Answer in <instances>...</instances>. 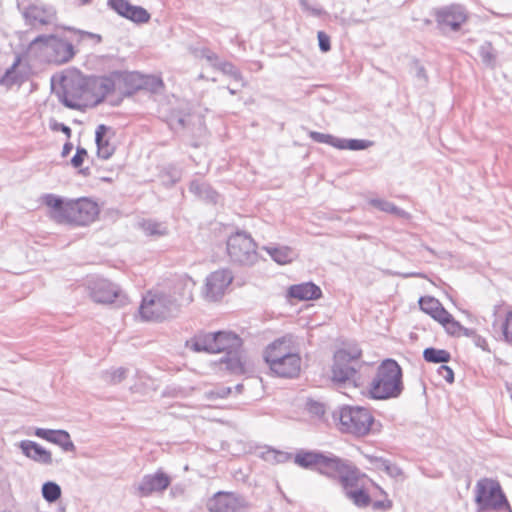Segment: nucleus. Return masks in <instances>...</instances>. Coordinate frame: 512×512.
Segmentation results:
<instances>
[{
    "mask_svg": "<svg viewBox=\"0 0 512 512\" xmlns=\"http://www.w3.org/2000/svg\"><path fill=\"white\" fill-rule=\"evenodd\" d=\"M43 202L50 209V217L58 223L85 226L93 222L99 214L97 203L88 198L64 201L54 194H46Z\"/></svg>",
    "mask_w": 512,
    "mask_h": 512,
    "instance_id": "1",
    "label": "nucleus"
},
{
    "mask_svg": "<svg viewBox=\"0 0 512 512\" xmlns=\"http://www.w3.org/2000/svg\"><path fill=\"white\" fill-rule=\"evenodd\" d=\"M264 360L279 377L294 378L301 370V357L291 334L275 339L264 350Z\"/></svg>",
    "mask_w": 512,
    "mask_h": 512,
    "instance_id": "2",
    "label": "nucleus"
},
{
    "mask_svg": "<svg viewBox=\"0 0 512 512\" xmlns=\"http://www.w3.org/2000/svg\"><path fill=\"white\" fill-rule=\"evenodd\" d=\"M404 389L402 369L393 359L384 360L377 368L369 385V394L373 399L385 400L397 398Z\"/></svg>",
    "mask_w": 512,
    "mask_h": 512,
    "instance_id": "3",
    "label": "nucleus"
},
{
    "mask_svg": "<svg viewBox=\"0 0 512 512\" xmlns=\"http://www.w3.org/2000/svg\"><path fill=\"white\" fill-rule=\"evenodd\" d=\"M475 512H512V508L498 480L480 478L474 487Z\"/></svg>",
    "mask_w": 512,
    "mask_h": 512,
    "instance_id": "4",
    "label": "nucleus"
},
{
    "mask_svg": "<svg viewBox=\"0 0 512 512\" xmlns=\"http://www.w3.org/2000/svg\"><path fill=\"white\" fill-rule=\"evenodd\" d=\"M333 419L342 432L355 436L367 435L374 423L370 410L361 406H343L333 412Z\"/></svg>",
    "mask_w": 512,
    "mask_h": 512,
    "instance_id": "5",
    "label": "nucleus"
},
{
    "mask_svg": "<svg viewBox=\"0 0 512 512\" xmlns=\"http://www.w3.org/2000/svg\"><path fill=\"white\" fill-rule=\"evenodd\" d=\"M361 356L362 350L357 345L338 350L334 355L332 380L339 384L356 386Z\"/></svg>",
    "mask_w": 512,
    "mask_h": 512,
    "instance_id": "6",
    "label": "nucleus"
},
{
    "mask_svg": "<svg viewBox=\"0 0 512 512\" xmlns=\"http://www.w3.org/2000/svg\"><path fill=\"white\" fill-rule=\"evenodd\" d=\"M29 50L32 52L39 51L47 58L48 62L54 64H64L75 55L71 42L54 35L37 36L30 42Z\"/></svg>",
    "mask_w": 512,
    "mask_h": 512,
    "instance_id": "7",
    "label": "nucleus"
},
{
    "mask_svg": "<svg viewBox=\"0 0 512 512\" xmlns=\"http://www.w3.org/2000/svg\"><path fill=\"white\" fill-rule=\"evenodd\" d=\"M88 77L79 72L65 74L61 78V102L69 108H79L88 104Z\"/></svg>",
    "mask_w": 512,
    "mask_h": 512,
    "instance_id": "8",
    "label": "nucleus"
},
{
    "mask_svg": "<svg viewBox=\"0 0 512 512\" xmlns=\"http://www.w3.org/2000/svg\"><path fill=\"white\" fill-rule=\"evenodd\" d=\"M227 252L234 263L251 266L258 260L257 245L245 232L231 235L227 241Z\"/></svg>",
    "mask_w": 512,
    "mask_h": 512,
    "instance_id": "9",
    "label": "nucleus"
},
{
    "mask_svg": "<svg viewBox=\"0 0 512 512\" xmlns=\"http://www.w3.org/2000/svg\"><path fill=\"white\" fill-rule=\"evenodd\" d=\"M176 308V299L164 293H151L143 297L139 308L143 319L158 321L169 317Z\"/></svg>",
    "mask_w": 512,
    "mask_h": 512,
    "instance_id": "10",
    "label": "nucleus"
},
{
    "mask_svg": "<svg viewBox=\"0 0 512 512\" xmlns=\"http://www.w3.org/2000/svg\"><path fill=\"white\" fill-rule=\"evenodd\" d=\"M357 470L349 461L343 460L331 453H323L317 471L328 477L338 478L341 485L345 484L347 486L353 480L352 475Z\"/></svg>",
    "mask_w": 512,
    "mask_h": 512,
    "instance_id": "11",
    "label": "nucleus"
},
{
    "mask_svg": "<svg viewBox=\"0 0 512 512\" xmlns=\"http://www.w3.org/2000/svg\"><path fill=\"white\" fill-rule=\"evenodd\" d=\"M210 512H246L248 503L237 493L219 491L207 502Z\"/></svg>",
    "mask_w": 512,
    "mask_h": 512,
    "instance_id": "12",
    "label": "nucleus"
},
{
    "mask_svg": "<svg viewBox=\"0 0 512 512\" xmlns=\"http://www.w3.org/2000/svg\"><path fill=\"white\" fill-rule=\"evenodd\" d=\"M438 28L443 33L457 31L467 20V13L461 5H450L440 8L435 13Z\"/></svg>",
    "mask_w": 512,
    "mask_h": 512,
    "instance_id": "13",
    "label": "nucleus"
},
{
    "mask_svg": "<svg viewBox=\"0 0 512 512\" xmlns=\"http://www.w3.org/2000/svg\"><path fill=\"white\" fill-rule=\"evenodd\" d=\"M233 274L229 269H219L210 273L205 282L204 297L209 301L221 299L233 281Z\"/></svg>",
    "mask_w": 512,
    "mask_h": 512,
    "instance_id": "14",
    "label": "nucleus"
},
{
    "mask_svg": "<svg viewBox=\"0 0 512 512\" xmlns=\"http://www.w3.org/2000/svg\"><path fill=\"white\" fill-rule=\"evenodd\" d=\"M18 8L22 11L25 21L32 27H39L53 24L56 20L55 11L52 7H46L42 4H30L25 6L18 0Z\"/></svg>",
    "mask_w": 512,
    "mask_h": 512,
    "instance_id": "15",
    "label": "nucleus"
},
{
    "mask_svg": "<svg viewBox=\"0 0 512 512\" xmlns=\"http://www.w3.org/2000/svg\"><path fill=\"white\" fill-rule=\"evenodd\" d=\"M170 484L171 478L159 469L153 474L144 475L136 485V492L139 497H148L163 492Z\"/></svg>",
    "mask_w": 512,
    "mask_h": 512,
    "instance_id": "16",
    "label": "nucleus"
},
{
    "mask_svg": "<svg viewBox=\"0 0 512 512\" xmlns=\"http://www.w3.org/2000/svg\"><path fill=\"white\" fill-rule=\"evenodd\" d=\"M352 478L353 480L347 486L342 484L345 496L359 508H365L369 506L371 503V497L364 489V481L366 480V476L361 475L359 470H357L352 475Z\"/></svg>",
    "mask_w": 512,
    "mask_h": 512,
    "instance_id": "17",
    "label": "nucleus"
},
{
    "mask_svg": "<svg viewBox=\"0 0 512 512\" xmlns=\"http://www.w3.org/2000/svg\"><path fill=\"white\" fill-rule=\"evenodd\" d=\"M115 89L112 77H88V104H99Z\"/></svg>",
    "mask_w": 512,
    "mask_h": 512,
    "instance_id": "18",
    "label": "nucleus"
},
{
    "mask_svg": "<svg viewBox=\"0 0 512 512\" xmlns=\"http://www.w3.org/2000/svg\"><path fill=\"white\" fill-rule=\"evenodd\" d=\"M90 295L95 302L108 304L121 298V290L107 279H97L90 286Z\"/></svg>",
    "mask_w": 512,
    "mask_h": 512,
    "instance_id": "19",
    "label": "nucleus"
},
{
    "mask_svg": "<svg viewBox=\"0 0 512 512\" xmlns=\"http://www.w3.org/2000/svg\"><path fill=\"white\" fill-rule=\"evenodd\" d=\"M34 435L60 446L65 452H74L76 449L74 443L71 440L70 434L65 430L36 428Z\"/></svg>",
    "mask_w": 512,
    "mask_h": 512,
    "instance_id": "20",
    "label": "nucleus"
},
{
    "mask_svg": "<svg viewBox=\"0 0 512 512\" xmlns=\"http://www.w3.org/2000/svg\"><path fill=\"white\" fill-rule=\"evenodd\" d=\"M19 448L22 453L34 462L51 465L53 463L52 454L50 451L43 448L37 442L31 440H22L19 443Z\"/></svg>",
    "mask_w": 512,
    "mask_h": 512,
    "instance_id": "21",
    "label": "nucleus"
},
{
    "mask_svg": "<svg viewBox=\"0 0 512 512\" xmlns=\"http://www.w3.org/2000/svg\"><path fill=\"white\" fill-rule=\"evenodd\" d=\"M288 295L298 300H316L322 296V291L316 284L305 282L290 286Z\"/></svg>",
    "mask_w": 512,
    "mask_h": 512,
    "instance_id": "22",
    "label": "nucleus"
},
{
    "mask_svg": "<svg viewBox=\"0 0 512 512\" xmlns=\"http://www.w3.org/2000/svg\"><path fill=\"white\" fill-rule=\"evenodd\" d=\"M186 346L195 352L219 353V348L215 344L214 333L196 335L186 342Z\"/></svg>",
    "mask_w": 512,
    "mask_h": 512,
    "instance_id": "23",
    "label": "nucleus"
},
{
    "mask_svg": "<svg viewBox=\"0 0 512 512\" xmlns=\"http://www.w3.org/2000/svg\"><path fill=\"white\" fill-rule=\"evenodd\" d=\"M214 337L219 353L226 352L227 355H230L231 352L237 351L242 345L240 337L233 332L218 331L214 333Z\"/></svg>",
    "mask_w": 512,
    "mask_h": 512,
    "instance_id": "24",
    "label": "nucleus"
},
{
    "mask_svg": "<svg viewBox=\"0 0 512 512\" xmlns=\"http://www.w3.org/2000/svg\"><path fill=\"white\" fill-rule=\"evenodd\" d=\"M195 286V283L191 278L183 277L180 278L175 284V292L172 296L173 299H176V305L182 303H190L193 300L192 290Z\"/></svg>",
    "mask_w": 512,
    "mask_h": 512,
    "instance_id": "25",
    "label": "nucleus"
},
{
    "mask_svg": "<svg viewBox=\"0 0 512 512\" xmlns=\"http://www.w3.org/2000/svg\"><path fill=\"white\" fill-rule=\"evenodd\" d=\"M107 131L108 128L105 125L101 124L97 127L95 133L97 155L102 159L110 158L115 151V147L107 139H105Z\"/></svg>",
    "mask_w": 512,
    "mask_h": 512,
    "instance_id": "26",
    "label": "nucleus"
},
{
    "mask_svg": "<svg viewBox=\"0 0 512 512\" xmlns=\"http://www.w3.org/2000/svg\"><path fill=\"white\" fill-rule=\"evenodd\" d=\"M323 453L317 451L300 450L294 456V463L305 469L318 470Z\"/></svg>",
    "mask_w": 512,
    "mask_h": 512,
    "instance_id": "27",
    "label": "nucleus"
},
{
    "mask_svg": "<svg viewBox=\"0 0 512 512\" xmlns=\"http://www.w3.org/2000/svg\"><path fill=\"white\" fill-rule=\"evenodd\" d=\"M263 249L281 265L290 263L296 256L293 249L288 246H265Z\"/></svg>",
    "mask_w": 512,
    "mask_h": 512,
    "instance_id": "28",
    "label": "nucleus"
},
{
    "mask_svg": "<svg viewBox=\"0 0 512 512\" xmlns=\"http://www.w3.org/2000/svg\"><path fill=\"white\" fill-rule=\"evenodd\" d=\"M190 192L195 194L196 196L216 203L218 199V194L216 191H214L211 186L205 182H201L199 180H194L190 183L189 187Z\"/></svg>",
    "mask_w": 512,
    "mask_h": 512,
    "instance_id": "29",
    "label": "nucleus"
},
{
    "mask_svg": "<svg viewBox=\"0 0 512 512\" xmlns=\"http://www.w3.org/2000/svg\"><path fill=\"white\" fill-rule=\"evenodd\" d=\"M369 203L380 211L390 213L401 218L409 217V214L405 210L397 207L392 202H389L387 200L375 198L371 199Z\"/></svg>",
    "mask_w": 512,
    "mask_h": 512,
    "instance_id": "30",
    "label": "nucleus"
},
{
    "mask_svg": "<svg viewBox=\"0 0 512 512\" xmlns=\"http://www.w3.org/2000/svg\"><path fill=\"white\" fill-rule=\"evenodd\" d=\"M423 358L429 363H447L451 355L447 350L428 347L423 351Z\"/></svg>",
    "mask_w": 512,
    "mask_h": 512,
    "instance_id": "31",
    "label": "nucleus"
},
{
    "mask_svg": "<svg viewBox=\"0 0 512 512\" xmlns=\"http://www.w3.org/2000/svg\"><path fill=\"white\" fill-rule=\"evenodd\" d=\"M222 363L225 364L226 369L233 374H243L245 372V363L237 354V351L231 352L230 355H227L222 360Z\"/></svg>",
    "mask_w": 512,
    "mask_h": 512,
    "instance_id": "32",
    "label": "nucleus"
},
{
    "mask_svg": "<svg viewBox=\"0 0 512 512\" xmlns=\"http://www.w3.org/2000/svg\"><path fill=\"white\" fill-rule=\"evenodd\" d=\"M128 10L125 18L134 23L143 24L150 20L151 16L149 12L141 6L132 5L130 3Z\"/></svg>",
    "mask_w": 512,
    "mask_h": 512,
    "instance_id": "33",
    "label": "nucleus"
},
{
    "mask_svg": "<svg viewBox=\"0 0 512 512\" xmlns=\"http://www.w3.org/2000/svg\"><path fill=\"white\" fill-rule=\"evenodd\" d=\"M372 145V142L369 140L362 139H343L338 138L336 148L338 149H348L352 151L364 150Z\"/></svg>",
    "mask_w": 512,
    "mask_h": 512,
    "instance_id": "34",
    "label": "nucleus"
},
{
    "mask_svg": "<svg viewBox=\"0 0 512 512\" xmlns=\"http://www.w3.org/2000/svg\"><path fill=\"white\" fill-rule=\"evenodd\" d=\"M128 370L123 367L112 368L101 373L102 380L107 384H118L122 382L127 376Z\"/></svg>",
    "mask_w": 512,
    "mask_h": 512,
    "instance_id": "35",
    "label": "nucleus"
},
{
    "mask_svg": "<svg viewBox=\"0 0 512 512\" xmlns=\"http://www.w3.org/2000/svg\"><path fill=\"white\" fill-rule=\"evenodd\" d=\"M42 496L47 502L53 503L60 498L61 487L56 482H45L42 486Z\"/></svg>",
    "mask_w": 512,
    "mask_h": 512,
    "instance_id": "36",
    "label": "nucleus"
},
{
    "mask_svg": "<svg viewBox=\"0 0 512 512\" xmlns=\"http://www.w3.org/2000/svg\"><path fill=\"white\" fill-rule=\"evenodd\" d=\"M497 326L499 327V330L501 331L504 340L512 345V311H509L505 319L501 321L499 324L495 320L493 322V328L496 329Z\"/></svg>",
    "mask_w": 512,
    "mask_h": 512,
    "instance_id": "37",
    "label": "nucleus"
},
{
    "mask_svg": "<svg viewBox=\"0 0 512 512\" xmlns=\"http://www.w3.org/2000/svg\"><path fill=\"white\" fill-rule=\"evenodd\" d=\"M141 227L144 233L149 236H163L168 232L167 227L163 223L152 220L143 221Z\"/></svg>",
    "mask_w": 512,
    "mask_h": 512,
    "instance_id": "38",
    "label": "nucleus"
},
{
    "mask_svg": "<svg viewBox=\"0 0 512 512\" xmlns=\"http://www.w3.org/2000/svg\"><path fill=\"white\" fill-rule=\"evenodd\" d=\"M19 63V59H17L13 65L6 70L5 74L0 78V84L6 87H11L15 84H20L22 82L21 76L16 71V67Z\"/></svg>",
    "mask_w": 512,
    "mask_h": 512,
    "instance_id": "39",
    "label": "nucleus"
},
{
    "mask_svg": "<svg viewBox=\"0 0 512 512\" xmlns=\"http://www.w3.org/2000/svg\"><path fill=\"white\" fill-rule=\"evenodd\" d=\"M215 66L224 74L230 76L235 82L244 86L243 78L240 71L231 62L221 61L215 64Z\"/></svg>",
    "mask_w": 512,
    "mask_h": 512,
    "instance_id": "40",
    "label": "nucleus"
},
{
    "mask_svg": "<svg viewBox=\"0 0 512 512\" xmlns=\"http://www.w3.org/2000/svg\"><path fill=\"white\" fill-rule=\"evenodd\" d=\"M479 56L482 62L489 66L494 67L496 63V53L489 42H485L479 48Z\"/></svg>",
    "mask_w": 512,
    "mask_h": 512,
    "instance_id": "41",
    "label": "nucleus"
},
{
    "mask_svg": "<svg viewBox=\"0 0 512 512\" xmlns=\"http://www.w3.org/2000/svg\"><path fill=\"white\" fill-rule=\"evenodd\" d=\"M419 305L423 312L433 317L441 303L434 297L425 296L419 299Z\"/></svg>",
    "mask_w": 512,
    "mask_h": 512,
    "instance_id": "42",
    "label": "nucleus"
},
{
    "mask_svg": "<svg viewBox=\"0 0 512 512\" xmlns=\"http://www.w3.org/2000/svg\"><path fill=\"white\" fill-rule=\"evenodd\" d=\"M307 410L312 416L316 417L317 419L326 421V407L323 403L314 400H309L307 402Z\"/></svg>",
    "mask_w": 512,
    "mask_h": 512,
    "instance_id": "43",
    "label": "nucleus"
},
{
    "mask_svg": "<svg viewBox=\"0 0 512 512\" xmlns=\"http://www.w3.org/2000/svg\"><path fill=\"white\" fill-rule=\"evenodd\" d=\"M292 455L288 452L278 451L275 449H269L265 453L266 460H273L277 463H284L290 460Z\"/></svg>",
    "mask_w": 512,
    "mask_h": 512,
    "instance_id": "44",
    "label": "nucleus"
},
{
    "mask_svg": "<svg viewBox=\"0 0 512 512\" xmlns=\"http://www.w3.org/2000/svg\"><path fill=\"white\" fill-rule=\"evenodd\" d=\"M310 137L315 142L329 144V145H331V146H333L335 148H336V144H337V141H338L337 137H334V136H332L330 134H324V133L315 132V131L310 133Z\"/></svg>",
    "mask_w": 512,
    "mask_h": 512,
    "instance_id": "45",
    "label": "nucleus"
},
{
    "mask_svg": "<svg viewBox=\"0 0 512 512\" xmlns=\"http://www.w3.org/2000/svg\"><path fill=\"white\" fill-rule=\"evenodd\" d=\"M108 5L120 16L125 18V15L129 11L130 3L127 0H108Z\"/></svg>",
    "mask_w": 512,
    "mask_h": 512,
    "instance_id": "46",
    "label": "nucleus"
},
{
    "mask_svg": "<svg viewBox=\"0 0 512 512\" xmlns=\"http://www.w3.org/2000/svg\"><path fill=\"white\" fill-rule=\"evenodd\" d=\"M382 465L384 470L390 477L397 479L403 476V471L396 464H393L387 460H383Z\"/></svg>",
    "mask_w": 512,
    "mask_h": 512,
    "instance_id": "47",
    "label": "nucleus"
},
{
    "mask_svg": "<svg viewBox=\"0 0 512 512\" xmlns=\"http://www.w3.org/2000/svg\"><path fill=\"white\" fill-rule=\"evenodd\" d=\"M452 317L453 316L441 304L432 318L437 320L442 325H445Z\"/></svg>",
    "mask_w": 512,
    "mask_h": 512,
    "instance_id": "48",
    "label": "nucleus"
},
{
    "mask_svg": "<svg viewBox=\"0 0 512 512\" xmlns=\"http://www.w3.org/2000/svg\"><path fill=\"white\" fill-rule=\"evenodd\" d=\"M317 37L320 50L322 52H328L331 49L329 36L325 32L319 31Z\"/></svg>",
    "mask_w": 512,
    "mask_h": 512,
    "instance_id": "49",
    "label": "nucleus"
},
{
    "mask_svg": "<svg viewBox=\"0 0 512 512\" xmlns=\"http://www.w3.org/2000/svg\"><path fill=\"white\" fill-rule=\"evenodd\" d=\"M69 31H71L73 33V40H76L78 42L83 41L85 39H90V38H97L98 40H100V37L98 35H95L90 32L74 30L71 28H69Z\"/></svg>",
    "mask_w": 512,
    "mask_h": 512,
    "instance_id": "50",
    "label": "nucleus"
},
{
    "mask_svg": "<svg viewBox=\"0 0 512 512\" xmlns=\"http://www.w3.org/2000/svg\"><path fill=\"white\" fill-rule=\"evenodd\" d=\"M437 372L448 383H453V381H454V372H453V370L449 366L441 365L438 368Z\"/></svg>",
    "mask_w": 512,
    "mask_h": 512,
    "instance_id": "51",
    "label": "nucleus"
},
{
    "mask_svg": "<svg viewBox=\"0 0 512 512\" xmlns=\"http://www.w3.org/2000/svg\"><path fill=\"white\" fill-rule=\"evenodd\" d=\"M300 5L302 9L308 13H310L313 16H320L323 13V10L316 6H311L308 2V0H300Z\"/></svg>",
    "mask_w": 512,
    "mask_h": 512,
    "instance_id": "52",
    "label": "nucleus"
},
{
    "mask_svg": "<svg viewBox=\"0 0 512 512\" xmlns=\"http://www.w3.org/2000/svg\"><path fill=\"white\" fill-rule=\"evenodd\" d=\"M414 69H415V75L418 78V80L421 81L422 83H426L428 77H427L425 68L418 61H416L414 63Z\"/></svg>",
    "mask_w": 512,
    "mask_h": 512,
    "instance_id": "53",
    "label": "nucleus"
},
{
    "mask_svg": "<svg viewBox=\"0 0 512 512\" xmlns=\"http://www.w3.org/2000/svg\"><path fill=\"white\" fill-rule=\"evenodd\" d=\"M231 387H221L212 390L209 395L213 398H225L231 393Z\"/></svg>",
    "mask_w": 512,
    "mask_h": 512,
    "instance_id": "54",
    "label": "nucleus"
},
{
    "mask_svg": "<svg viewBox=\"0 0 512 512\" xmlns=\"http://www.w3.org/2000/svg\"><path fill=\"white\" fill-rule=\"evenodd\" d=\"M443 326L450 334H455L461 328L459 322L455 321L453 317Z\"/></svg>",
    "mask_w": 512,
    "mask_h": 512,
    "instance_id": "55",
    "label": "nucleus"
},
{
    "mask_svg": "<svg viewBox=\"0 0 512 512\" xmlns=\"http://www.w3.org/2000/svg\"><path fill=\"white\" fill-rule=\"evenodd\" d=\"M372 505L375 510H379V509L387 510L392 507V503L390 500L375 501V502H373Z\"/></svg>",
    "mask_w": 512,
    "mask_h": 512,
    "instance_id": "56",
    "label": "nucleus"
},
{
    "mask_svg": "<svg viewBox=\"0 0 512 512\" xmlns=\"http://www.w3.org/2000/svg\"><path fill=\"white\" fill-rule=\"evenodd\" d=\"M169 174H170L172 184H174L180 180L181 173L177 169L171 168V172H169Z\"/></svg>",
    "mask_w": 512,
    "mask_h": 512,
    "instance_id": "57",
    "label": "nucleus"
},
{
    "mask_svg": "<svg viewBox=\"0 0 512 512\" xmlns=\"http://www.w3.org/2000/svg\"><path fill=\"white\" fill-rule=\"evenodd\" d=\"M84 162V158L80 157L79 155L75 154L71 159V164L74 168H79Z\"/></svg>",
    "mask_w": 512,
    "mask_h": 512,
    "instance_id": "58",
    "label": "nucleus"
},
{
    "mask_svg": "<svg viewBox=\"0 0 512 512\" xmlns=\"http://www.w3.org/2000/svg\"><path fill=\"white\" fill-rule=\"evenodd\" d=\"M72 149H73V145L70 142L65 143L62 148V153H61L62 156L66 157L71 152Z\"/></svg>",
    "mask_w": 512,
    "mask_h": 512,
    "instance_id": "59",
    "label": "nucleus"
},
{
    "mask_svg": "<svg viewBox=\"0 0 512 512\" xmlns=\"http://www.w3.org/2000/svg\"><path fill=\"white\" fill-rule=\"evenodd\" d=\"M402 277L404 278H409V277H424V275L422 273H419V272H410V273H404V274H401Z\"/></svg>",
    "mask_w": 512,
    "mask_h": 512,
    "instance_id": "60",
    "label": "nucleus"
},
{
    "mask_svg": "<svg viewBox=\"0 0 512 512\" xmlns=\"http://www.w3.org/2000/svg\"><path fill=\"white\" fill-rule=\"evenodd\" d=\"M76 154L79 155L80 157L84 158L87 157V151L86 149L82 148V147H78L77 150H76Z\"/></svg>",
    "mask_w": 512,
    "mask_h": 512,
    "instance_id": "61",
    "label": "nucleus"
},
{
    "mask_svg": "<svg viewBox=\"0 0 512 512\" xmlns=\"http://www.w3.org/2000/svg\"><path fill=\"white\" fill-rule=\"evenodd\" d=\"M60 129L62 132H64L68 137L70 136L71 134V129L66 126L65 124H60Z\"/></svg>",
    "mask_w": 512,
    "mask_h": 512,
    "instance_id": "62",
    "label": "nucleus"
},
{
    "mask_svg": "<svg viewBox=\"0 0 512 512\" xmlns=\"http://www.w3.org/2000/svg\"><path fill=\"white\" fill-rule=\"evenodd\" d=\"M371 486L375 487L381 495L386 496V492L380 486H378L376 483H374L372 480H371Z\"/></svg>",
    "mask_w": 512,
    "mask_h": 512,
    "instance_id": "63",
    "label": "nucleus"
},
{
    "mask_svg": "<svg viewBox=\"0 0 512 512\" xmlns=\"http://www.w3.org/2000/svg\"><path fill=\"white\" fill-rule=\"evenodd\" d=\"M485 344H486L485 339H479V340L477 341V345H478L479 347L483 348V349H485V347H484V345H485Z\"/></svg>",
    "mask_w": 512,
    "mask_h": 512,
    "instance_id": "64",
    "label": "nucleus"
}]
</instances>
